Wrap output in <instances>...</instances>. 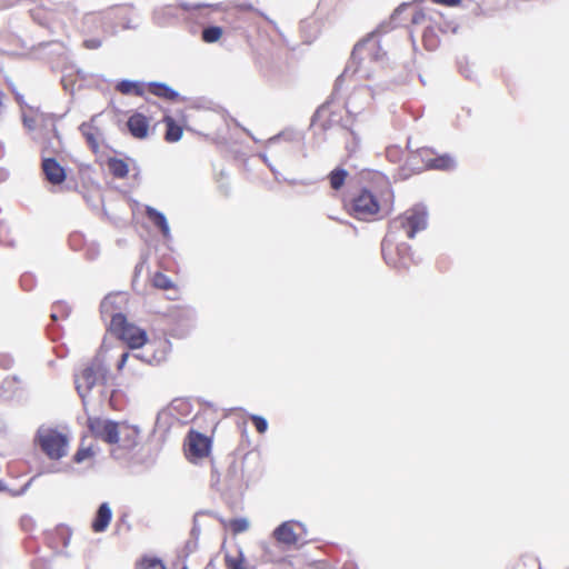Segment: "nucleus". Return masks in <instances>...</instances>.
Wrapping results in <instances>:
<instances>
[{
    "mask_svg": "<svg viewBox=\"0 0 569 569\" xmlns=\"http://www.w3.org/2000/svg\"><path fill=\"white\" fill-rule=\"evenodd\" d=\"M395 193L389 182L373 183L351 192L343 209L353 219L372 222L383 219L393 210Z\"/></svg>",
    "mask_w": 569,
    "mask_h": 569,
    "instance_id": "1",
    "label": "nucleus"
},
{
    "mask_svg": "<svg viewBox=\"0 0 569 569\" xmlns=\"http://www.w3.org/2000/svg\"><path fill=\"white\" fill-rule=\"evenodd\" d=\"M427 211L421 207H413L395 218L387 233H393L397 237L415 238L416 233L426 229Z\"/></svg>",
    "mask_w": 569,
    "mask_h": 569,
    "instance_id": "2",
    "label": "nucleus"
},
{
    "mask_svg": "<svg viewBox=\"0 0 569 569\" xmlns=\"http://www.w3.org/2000/svg\"><path fill=\"white\" fill-rule=\"evenodd\" d=\"M109 331L130 349H139L148 342L146 330L128 321L124 315H116L110 320Z\"/></svg>",
    "mask_w": 569,
    "mask_h": 569,
    "instance_id": "3",
    "label": "nucleus"
},
{
    "mask_svg": "<svg viewBox=\"0 0 569 569\" xmlns=\"http://www.w3.org/2000/svg\"><path fill=\"white\" fill-rule=\"evenodd\" d=\"M400 239L393 233H387L381 243L382 257L393 268H406L411 260V247L400 242Z\"/></svg>",
    "mask_w": 569,
    "mask_h": 569,
    "instance_id": "4",
    "label": "nucleus"
},
{
    "mask_svg": "<svg viewBox=\"0 0 569 569\" xmlns=\"http://www.w3.org/2000/svg\"><path fill=\"white\" fill-rule=\"evenodd\" d=\"M42 451L50 458L58 460L67 455L69 439L66 435L48 429L38 436Z\"/></svg>",
    "mask_w": 569,
    "mask_h": 569,
    "instance_id": "5",
    "label": "nucleus"
},
{
    "mask_svg": "<svg viewBox=\"0 0 569 569\" xmlns=\"http://www.w3.org/2000/svg\"><path fill=\"white\" fill-rule=\"evenodd\" d=\"M211 438L199 431L190 430L186 437L183 449L187 459L191 462H198L207 458L211 452Z\"/></svg>",
    "mask_w": 569,
    "mask_h": 569,
    "instance_id": "6",
    "label": "nucleus"
},
{
    "mask_svg": "<svg viewBox=\"0 0 569 569\" xmlns=\"http://www.w3.org/2000/svg\"><path fill=\"white\" fill-rule=\"evenodd\" d=\"M417 158L421 159L427 169L450 170L455 167V159L450 154H436L431 148L427 147L418 149L409 157L412 163Z\"/></svg>",
    "mask_w": 569,
    "mask_h": 569,
    "instance_id": "7",
    "label": "nucleus"
},
{
    "mask_svg": "<svg viewBox=\"0 0 569 569\" xmlns=\"http://www.w3.org/2000/svg\"><path fill=\"white\" fill-rule=\"evenodd\" d=\"M103 376V368L100 361L93 360L88 363L76 376L74 382L79 395L83 398L98 382L100 377Z\"/></svg>",
    "mask_w": 569,
    "mask_h": 569,
    "instance_id": "8",
    "label": "nucleus"
},
{
    "mask_svg": "<svg viewBox=\"0 0 569 569\" xmlns=\"http://www.w3.org/2000/svg\"><path fill=\"white\" fill-rule=\"evenodd\" d=\"M140 431L126 422H117L116 435L110 445H117L122 450H133L139 445Z\"/></svg>",
    "mask_w": 569,
    "mask_h": 569,
    "instance_id": "9",
    "label": "nucleus"
},
{
    "mask_svg": "<svg viewBox=\"0 0 569 569\" xmlns=\"http://www.w3.org/2000/svg\"><path fill=\"white\" fill-rule=\"evenodd\" d=\"M303 532L302 526L297 521H284L273 531L274 539L287 547L297 546Z\"/></svg>",
    "mask_w": 569,
    "mask_h": 569,
    "instance_id": "10",
    "label": "nucleus"
},
{
    "mask_svg": "<svg viewBox=\"0 0 569 569\" xmlns=\"http://www.w3.org/2000/svg\"><path fill=\"white\" fill-rule=\"evenodd\" d=\"M117 422L100 417H88L87 428L92 437L111 443L116 435Z\"/></svg>",
    "mask_w": 569,
    "mask_h": 569,
    "instance_id": "11",
    "label": "nucleus"
},
{
    "mask_svg": "<svg viewBox=\"0 0 569 569\" xmlns=\"http://www.w3.org/2000/svg\"><path fill=\"white\" fill-rule=\"evenodd\" d=\"M41 170L46 180L53 186H59L67 179L66 169L54 158H43Z\"/></svg>",
    "mask_w": 569,
    "mask_h": 569,
    "instance_id": "12",
    "label": "nucleus"
},
{
    "mask_svg": "<svg viewBox=\"0 0 569 569\" xmlns=\"http://www.w3.org/2000/svg\"><path fill=\"white\" fill-rule=\"evenodd\" d=\"M127 127L133 138L142 140L149 134L150 119L136 111L128 118Z\"/></svg>",
    "mask_w": 569,
    "mask_h": 569,
    "instance_id": "13",
    "label": "nucleus"
},
{
    "mask_svg": "<svg viewBox=\"0 0 569 569\" xmlns=\"http://www.w3.org/2000/svg\"><path fill=\"white\" fill-rule=\"evenodd\" d=\"M94 121L96 117L91 118L89 122H83L79 129L92 152L98 153L100 150L102 132L100 128L94 124Z\"/></svg>",
    "mask_w": 569,
    "mask_h": 569,
    "instance_id": "14",
    "label": "nucleus"
},
{
    "mask_svg": "<svg viewBox=\"0 0 569 569\" xmlns=\"http://www.w3.org/2000/svg\"><path fill=\"white\" fill-rule=\"evenodd\" d=\"M126 301V297L121 293H109L100 303V312L111 320L116 315H123L121 310Z\"/></svg>",
    "mask_w": 569,
    "mask_h": 569,
    "instance_id": "15",
    "label": "nucleus"
},
{
    "mask_svg": "<svg viewBox=\"0 0 569 569\" xmlns=\"http://www.w3.org/2000/svg\"><path fill=\"white\" fill-rule=\"evenodd\" d=\"M98 451L99 447L97 442L89 441L88 436L83 435L80 439L79 448L73 456V461L76 463L91 462L94 460Z\"/></svg>",
    "mask_w": 569,
    "mask_h": 569,
    "instance_id": "16",
    "label": "nucleus"
},
{
    "mask_svg": "<svg viewBox=\"0 0 569 569\" xmlns=\"http://www.w3.org/2000/svg\"><path fill=\"white\" fill-rule=\"evenodd\" d=\"M395 16H403L402 19L407 21V26L422 24L427 18L423 9L411 4H401L396 10Z\"/></svg>",
    "mask_w": 569,
    "mask_h": 569,
    "instance_id": "17",
    "label": "nucleus"
},
{
    "mask_svg": "<svg viewBox=\"0 0 569 569\" xmlns=\"http://www.w3.org/2000/svg\"><path fill=\"white\" fill-rule=\"evenodd\" d=\"M224 565L227 569H249L243 552L237 543L224 547Z\"/></svg>",
    "mask_w": 569,
    "mask_h": 569,
    "instance_id": "18",
    "label": "nucleus"
},
{
    "mask_svg": "<svg viewBox=\"0 0 569 569\" xmlns=\"http://www.w3.org/2000/svg\"><path fill=\"white\" fill-rule=\"evenodd\" d=\"M112 519V511L107 502L99 506L96 517L91 523L94 532H103Z\"/></svg>",
    "mask_w": 569,
    "mask_h": 569,
    "instance_id": "19",
    "label": "nucleus"
},
{
    "mask_svg": "<svg viewBox=\"0 0 569 569\" xmlns=\"http://www.w3.org/2000/svg\"><path fill=\"white\" fill-rule=\"evenodd\" d=\"M146 91L168 101H174L179 97L177 91L162 82H149L146 87Z\"/></svg>",
    "mask_w": 569,
    "mask_h": 569,
    "instance_id": "20",
    "label": "nucleus"
},
{
    "mask_svg": "<svg viewBox=\"0 0 569 569\" xmlns=\"http://www.w3.org/2000/svg\"><path fill=\"white\" fill-rule=\"evenodd\" d=\"M162 122L166 126L164 140L167 142L173 143L182 138L183 129L171 116H164Z\"/></svg>",
    "mask_w": 569,
    "mask_h": 569,
    "instance_id": "21",
    "label": "nucleus"
},
{
    "mask_svg": "<svg viewBox=\"0 0 569 569\" xmlns=\"http://www.w3.org/2000/svg\"><path fill=\"white\" fill-rule=\"evenodd\" d=\"M146 214L149 218V220L157 228H159V230H160L161 234L163 236V238L164 239H169L170 238V228H169V224H168V221H167L164 214L159 212L154 208H151V207H148L146 209Z\"/></svg>",
    "mask_w": 569,
    "mask_h": 569,
    "instance_id": "22",
    "label": "nucleus"
},
{
    "mask_svg": "<svg viewBox=\"0 0 569 569\" xmlns=\"http://www.w3.org/2000/svg\"><path fill=\"white\" fill-rule=\"evenodd\" d=\"M134 569H168L164 561L154 555H142L134 562Z\"/></svg>",
    "mask_w": 569,
    "mask_h": 569,
    "instance_id": "23",
    "label": "nucleus"
},
{
    "mask_svg": "<svg viewBox=\"0 0 569 569\" xmlns=\"http://www.w3.org/2000/svg\"><path fill=\"white\" fill-rule=\"evenodd\" d=\"M116 90L122 94H133L137 97H143L146 93V87L143 86V83L130 80H122L118 82L116 86Z\"/></svg>",
    "mask_w": 569,
    "mask_h": 569,
    "instance_id": "24",
    "label": "nucleus"
},
{
    "mask_svg": "<svg viewBox=\"0 0 569 569\" xmlns=\"http://www.w3.org/2000/svg\"><path fill=\"white\" fill-rule=\"evenodd\" d=\"M110 173L118 179H124L129 173L128 163L120 158H109L107 161Z\"/></svg>",
    "mask_w": 569,
    "mask_h": 569,
    "instance_id": "25",
    "label": "nucleus"
},
{
    "mask_svg": "<svg viewBox=\"0 0 569 569\" xmlns=\"http://www.w3.org/2000/svg\"><path fill=\"white\" fill-rule=\"evenodd\" d=\"M149 347L154 348L156 350H159V355H153L152 359L150 360L156 363H159L166 359L167 353L170 349V343L166 339H158V340L151 341L149 343Z\"/></svg>",
    "mask_w": 569,
    "mask_h": 569,
    "instance_id": "26",
    "label": "nucleus"
},
{
    "mask_svg": "<svg viewBox=\"0 0 569 569\" xmlns=\"http://www.w3.org/2000/svg\"><path fill=\"white\" fill-rule=\"evenodd\" d=\"M151 284L160 290H176L177 286L162 272H156L151 278Z\"/></svg>",
    "mask_w": 569,
    "mask_h": 569,
    "instance_id": "27",
    "label": "nucleus"
},
{
    "mask_svg": "<svg viewBox=\"0 0 569 569\" xmlns=\"http://www.w3.org/2000/svg\"><path fill=\"white\" fill-rule=\"evenodd\" d=\"M348 177V172L345 169L337 168L332 170L329 174V182L332 189L339 190L346 182Z\"/></svg>",
    "mask_w": 569,
    "mask_h": 569,
    "instance_id": "28",
    "label": "nucleus"
},
{
    "mask_svg": "<svg viewBox=\"0 0 569 569\" xmlns=\"http://www.w3.org/2000/svg\"><path fill=\"white\" fill-rule=\"evenodd\" d=\"M224 526L233 533L238 535L244 532L249 528V521L246 518L230 519L224 522Z\"/></svg>",
    "mask_w": 569,
    "mask_h": 569,
    "instance_id": "29",
    "label": "nucleus"
},
{
    "mask_svg": "<svg viewBox=\"0 0 569 569\" xmlns=\"http://www.w3.org/2000/svg\"><path fill=\"white\" fill-rule=\"evenodd\" d=\"M182 569H207L206 561L198 555H188L184 558Z\"/></svg>",
    "mask_w": 569,
    "mask_h": 569,
    "instance_id": "30",
    "label": "nucleus"
},
{
    "mask_svg": "<svg viewBox=\"0 0 569 569\" xmlns=\"http://www.w3.org/2000/svg\"><path fill=\"white\" fill-rule=\"evenodd\" d=\"M202 40L207 43L218 41L222 37V29L220 27H208L202 30Z\"/></svg>",
    "mask_w": 569,
    "mask_h": 569,
    "instance_id": "31",
    "label": "nucleus"
},
{
    "mask_svg": "<svg viewBox=\"0 0 569 569\" xmlns=\"http://www.w3.org/2000/svg\"><path fill=\"white\" fill-rule=\"evenodd\" d=\"M403 156V150L397 146L388 147L386 150V157L392 162H398Z\"/></svg>",
    "mask_w": 569,
    "mask_h": 569,
    "instance_id": "32",
    "label": "nucleus"
},
{
    "mask_svg": "<svg viewBox=\"0 0 569 569\" xmlns=\"http://www.w3.org/2000/svg\"><path fill=\"white\" fill-rule=\"evenodd\" d=\"M250 419L259 433H264L267 431L268 422L263 417L252 415Z\"/></svg>",
    "mask_w": 569,
    "mask_h": 569,
    "instance_id": "33",
    "label": "nucleus"
},
{
    "mask_svg": "<svg viewBox=\"0 0 569 569\" xmlns=\"http://www.w3.org/2000/svg\"><path fill=\"white\" fill-rule=\"evenodd\" d=\"M437 4H442L446 7H458L461 3V0H431Z\"/></svg>",
    "mask_w": 569,
    "mask_h": 569,
    "instance_id": "34",
    "label": "nucleus"
},
{
    "mask_svg": "<svg viewBox=\"0 0 569 569\" xmlns=\"http://www.w3.org/2000/svg\"><path fill=\"white\" fill-rule=\"evenodd\" d=\"M83 46L87 49H98L101 46V41L99 39H88L84 40Z\"/></svg>",
    "mask_w": 569,
    "mask_h": 569,
    "instance_id": "35",
    "label": "nucleus"
},
{
    "mask_svg": "<svg viewBox=\"0 0 569 569\" xmlns=\"http://www.w3.org/2000/svg\"><path fill=\"white\" fill-rule=\"evenodd\" d=\"M10 363H11V359L6 357V356H2L0 357V366L4 369H8L10 367Z\"/></svg>",
    "mask_w": 569,
    "mask_h": 569,
    "instance_id": "36",
    "label": "nucleus"
},
{
    "mask_svg": "<svg viewBox=\"0 0 569 569\" xmlns=\"http://www.w3.org/2000/svg\"><path fill=\"white\" fill-rule=\"evenodd\" d=\"M128 358H129V353H128V352H124V353L121 356V359H120V361H119V363H118V369H119V370H121V369L124 367L126 361L128 360Z\"/></svg>",
    "mask_w": 569,
    "mask_h": 569,
    "instance_id": "37",
    "label": "nucleus"
},
{
    "mask_svg": "<svg viewBox=\"0 0 569 569\" xmlns=\"http://www.w3.org/2000/svg\"><path fill=\"white\" fill-rule=\"evenodd\" d=\"M16 100L20 103L22 98L19 94H16Z\"/></svg>",
    "mask_w": 569,
    "mask_h": 569,
    "instance_id": "38",
    "label": "nucleus"
},
{
    "mask_svg": "<svg viewBox=\"0 0 569 569\" xmlns=\"http://www.w3.org/2000/svg\"><path fill=\"white\" fill-rule=\"evenodd\" d=\"M427 41H428V34H427V33H425V34H423V42H425V43H427Z\"/></svg>",
    "mask_w": 569,
    "mask_h": 569,
    "instance_id": "39",
    "label": "nucleus"
}]
</instances>
